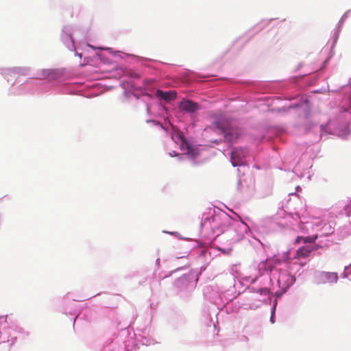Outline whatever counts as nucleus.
Masks as SVG:
<instances>
[{
  "label": "nucleus",
  "instance_id": "6",
  "mask_svg": "<svg viewBox=\"0 0 351 351\" xmlns=\"http://www.w3.org/2000/svg\"><path fill=\"white\" fill-rule=\"evenodd\" d=\"M156 95L165 101H169L173 100L176 98V93L175 91L164 92L161 90H158L156 91Z\"/></svg>",
  "mask_w": 351,
  "mask_h": 351
},
{
  "label": "nucleus",
  "instance_id": "4",
  "mask_svg": "<svg viewBox=\"0 0 351 351\" xmlns=\"http://www.w3.org/2000/svg\"><path fill=\"white\" fill-rule=\"evenodd\" d=\"M180 108L186 112H194L199 109V105L191 100H185L180 102Z\"/></svg>",
  "mask_w": 351,
  "mask_h": 351
},
{
  "label": "nucleus",
  "instance_id": "11",
  "mask_svg": "<svg viewBox=\"0 0 351 351\" xmlns=\"http://www.w3.org/2000/svg\"><path fill=\"white\" fill-rule=\"evenodd\" d=\"M169 155L171 156H178V154L175 152H173V153H170Z\"/></svg>",
  "mask_w": 351,
  "mask_h": 351
},
{
  "label": "nucleus",
  "instance_id": "5",
  "mask_svg": "<svg viewBox=\"0 0 351 351\" xmlns=\"http://www.w3.org/2000/svg\"><path fill=\"white\" fill-rule=\"evenodd\" d=\"M315 250V247L311 246H302L296 250L295 258H307L311 253Z\"/></svg>",
  "mask_w": 351,
  "mask_h": 351
},
{
  "label": "nucleus",
  "instance_id": "2",
  "mask_svg": "<svg viewBox=\"0 0 351 351\" xmlns=\"http://www.w3.org/2000/svg\"><path fill=\"white\" fill-rule=\"evenodd\" d=\"M215 125L216 127L224 134L225 138L228 141H233L239 136V133L236 130H233L230 128H224L219 122H217Z\"/></svg>",
  "mask_w": 351,
  "mask_h": 351
},
{
  "label": "nucleus",
  "instance_id": "1",
  "mask_svg": "<svg viewBox=\"0 0 351 351\" xmlns=\"http://www.w3.org/2000/svg\"><path fill=\"white\" fill-rule=\"evenodd\" d=\"M248 154L245 148H234L231 152L230 160L234 167L245 165L244 159Z\"/></svg>",
  "mask_w": 351,
  "mask_h": 351
},
{
  "label": "nucleus",
  "instance_id": "7",
  "mask_svg": "<svg viewBox=\"0 0 351 351\" xmlns=\"http://www.w3.org/2000/svg\"><path fill=\"white\" fill-rule=\"evenodd\" d=\"M317 236L315 235V236H313V237H302V241L304 242V243H314L315 242V241L317 240Z\"/></svg>",
  "mask_w": 351,
  "mask_h": 351
},
{
  "label": "nucleus",
  "instance_id": "10",
  "mask_svg": "<svg viewBox=\"0 0 351 351\" xmlns=\"http://www.w3.org/2000/svg\"><path fill=\"white\" fill-rule=\"evenodd\" d=\"M274 312H275V307H274V308H273V312H272V314H271V322L272 323L274 322Z\"/></svg>",
  "mask_w": 351,
  "mask_h": 351
},
{
  "label": "nucleus",
  "instance_id": "12",
  "mask_svg": "<svg viewBox=\"0 0 351 351\" xmlns=\"http://www.w3.org/2000/svg\"><path fill=\"white\" fill-rule=\"evenodd\" d=\"M300 240H302V237H298L296 239V242L299 243Z\"/></svg>",
  "mask_w": 351,
  "mask_h": 351
},
{
  "label": "nucleus",
  "instance_id": "3",
  "mask_svg": "<svg viewBox=\"0 0 351 351\" xmlns=\"http://www.w3.org/2000/svg\"><path fill=\"white\" fill-rule=\"evenodd\" d=\"M319 280L322 283L337 282L338 280L337 273L323 271L319 274Z\"/></svg>",
  "mask_w": 351,
  "mask_h": 351
},
{
  "label": "nucleus",
  "instance_id": "9",
  "mask_svg": "<svg viewBox=\"0 0 351 351\" xmlns=\"http://www.w3.org/2000/svg\"><path fill=\"white\" fill-rule=\"evenodd\" d=\"M259 292L261 294L267 295V294H269V291L267 288H264V289H259Z\"/></svg>",
  "mask_w": 351,
  "mask_h": 351
},
{
  "label": "nucleus",
  "instance_id": "8",
  "mask_svg": "<svg viewBox=\"0 0 351 351\" xmlns=\"http://www.w3.org/2000/svg\"><path fill=\"white\" fill-rule=\"evenodd\" d=\"M346 215L348 217L351 216V201L345 206Z\"/></svg>",
  "mask_w": 351,
  "mask_h": 351
}]
</instances>
